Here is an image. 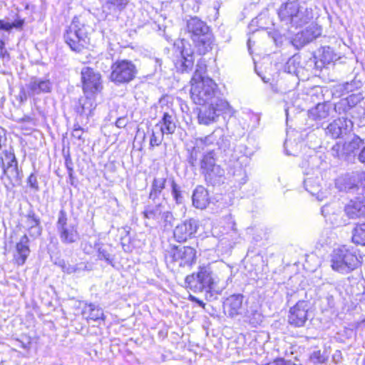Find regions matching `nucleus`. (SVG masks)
<instances>
[{
  "mask_svg": "<svg viewBox=\"0 0 365 365\" xmlns=\"http://www.w3.org/2000/svg\"><path fill=\"white\" fill-rule=\"evenodd\" d=\"M128 120L125 118H119L116 122L115 125L118 128H124L127 125Z\"/></svg>",
  "mask_w": 365,
  "mask_h": 365,
  "instance_id": "obj_55",
  "label": "nucleus"
},
{
  "mask_svg": "<svg viewBox=\"0 0 365 365\" xmlns=\"http://www.w3.org/2000/svg\"><path fill=\"white\" fill-rule=\"evenodd\" d=\"M319 175V171L318 169L313 170L311 175L307 173V177L304 180V186L308 192L316 197L317 200L322 201L327 197V191H322L321 189Z\"/></svg>",
  "mask_w": 365,
  "mask_h": 365,
  "instance_id": "obj_15",
  "label": "nucleus"
},
{
  "mask_svg": "<svg viewBox=\"0 0 365 365\" xmlns=\"http://www.w3.org/2000/svg\"><path fill=\"white\" fill-rule=\"evenodd\" d=\"M25 24V20L19 17L13 22H9L5 19H0V50L6 48V42L9 39L8 35L13 29L21 31Z\"/></svg>",
  "mask_w": 365,
  "mask_h": 365,
  "instance_id": "obj_17",
  "label": "nucleus"
},
{
  "mask_svg": "<svg viewBox=\"0 0 365 365\" xmlns=\"http://www.w3.org/2000/svg\"><path fill=\"white\" fill-rule=\"evenodd\" d=\"M199 228L198 221L190 218L179 223L173 230V236L179 242H183L194 237Z\"/></svg>",
  "mask_w": 365,
  "mask_h": 365,
  "instance_id": "obj_13",
  "label": "nucleus"
},
{
  "mask_svg": "<svg viewBox=\"0 0 365 365\" xmlns=\"http://www.w3.org/2000/svg\"><path fill=\"white\" fill-rule=\"evenodd\" d=\"M160 219L163 220L164 226L166 227L167 226L172 225L174 217L170 211H163V210H162V214Z\"/></svg>",
  "mask_w": 365,
  "mask_h": 365,
  "instance_id": "obj_48",
  "label": "nucleus"
},
{
  "mask_svg": "<svg viewBox=\"0 0 365 365\" xmlns=\"http://www.w3.org/2000/svg\"><path fill=\"white\" fill-rule=\"evenodd\" d=\"M24 225L30 236L37 237L41 235L42 227L40 218L35 214L34 210H29L27 215H25Z\"/></svg>",
  "mask_w": 365,
  "mask_h": 365,
  "instance_id": "obj_24",
  "label": "nucleus"
},
{
  "mask_svg": "<svg viewBox=\"0 0 365 365\" xmlns=\"http://www.w3.org/2000/svg\"><path fill=\"white\" fill-rule=\"evenodd\" d=\"M29 239L26 235H24L16 245V251L14 259L19 266L25 264L31 250L29 248Z\"/></svg>",
  "mask_w": 365,
  "mask_h": 365,
  "instance_id": "obj_23",
  "label": "nucleus"
},
{
  "mask_svg": "<svg viewBox=\"0 0 365 365\" xmlns=\"http://www.w3.org/2000/svg\"><path fill=\"white\" fill-rule=\"evenodd\" d=\"M98 257L101 259H105L107 262H110V254L108 253L105 250L102 248L98 249Z\"/></svg>",
  "mask_w": 365,
  "mask_h": 365,
  "instance_id": "obj_53",
  "label": "nucleus"
},
{
  "mask_svg": "<svg viewBox=\"0 0 365 365\" xmlns=\"http://www.w3.org/2000/svg\"><path fill=\"white\" fill-rule=\"evenodd\" d=\"M327 359V356L320 350L314 351L310 356V360L314 363L322 364Z\"/></svg>",
  "mask_w": 365,
  "mask_h": 365,
  "instance_id": "obj_46",
  "label": "nucleus"
},
{
  "mask_svg": "<svg viewBox=\"0 0 365 365\" xmlns=\"http://www.w3.org/2000/svg\"><path fill=\"white\" fill-rule=\"evenodd\" d=\"M164 135H165V133L163 131L162 128H160V123L155 124L152 129L150 138V147L154 148L160 145L163 140Z\"/></svg>",
  "mask_w": 365,
  "mask_h": 365,
  "instance_id": "obj_35",
  "label": "nucleus"
},
{
  "mask_svg": "<svg viewBox=\"0 0 365 365\" xmlns=\"http://www.w3.org/2000/svg\"><path fill=\"white\" fill-rule=\"evenodd\" d=\"M308 304L305 301H299L289 309L288 322L295 327L304 326L307 321Z\"/></svg>",
  "mask_w": 365,
  "mask_h": 365,
  "instance_id": "obj_16",
  "label": "nucleus"
},
{
  "mask_svg": "<svg viewBox=\"0 0 365 365\" xmlns=\"http://www.w3.org/2000/svg\"><path fill=\"white\" fill-rule=\"evenodd\" d=\"M362 144L363 140L359 136L354 135L350 141L345 142L343 145L339 143L334 145L331 150V155L340 159H346L348 155L358 150Z\"/></svg>",
  "mask_w": 365,
  "mask_h": 365,
  "instance_id": "obj_14",
  "label": "nucleus"
},
{
  "mask_svg": "<svg viewBox=\"0 0 365 365\" xmlns=\"http://www.w3.org/2000/svg\"><path fill=\"white\" fill-rule=\"evenodd\" d=\"M361 86V83L359 81L353 80L351 82H346L340 86V89L344 94L353 92Z\"/></svg>",
  "mask_w": 365,
  "mask_h": 365,
  "instance_id": "obj_43",
  "label": "nucleus"
},
{
  "mask_svg": "<svg viewBox=\"0 0 365 365\" xmlns=\"http://www.w3.org/2000/svg\"><path fill=\"white\" fill-rule=\"evenodd\" d=\"M353 126L351 120L346 118H339L331 123L326 129V133L333 138H338L346 134Z\"/></svg>",
  "mask_w": 365,
  "mask_h": 365,
  "instance_id": "obj_19",
  "label": "nucleus"
},
{
  "mask_svg": "<svg viewBox=\"0 0 365 365\" xmlns=\"http://www.w3.org/2000/svg\"><path fill=\"white\" fill-rule=\"evenodd\" d=\"M0 58L6 59L7 61L10 59V55L6 48L0 50Z\"/></svg>",
  "mask_w": 365,
  "mask_h": 365,
  "instance_id": "obj_57",
  "label": "nucleus"
},
{
  "mask_svg": "<svg viewBox=\"0 0 365 365\" xmlns=\"http://www.w3.org/2000/svg\"><path fill=\"white\" fill-rule=\"evenodd\" d=\"M58 265L62 271L68 274H80L86 269V265L84 263L70 264L66 263L63 260L60 261Z\"/></svg>",
  "mask_w": 365,
  "mask_h": 365,
  "instance_id": "obj_34",
  "label": "nucleus"
},
{
  "mask_svg": "<svg viewBox=\"0 0 365 365\" xmlns=\"http://www.w3.org/2000/svg\"><path fill=\"white\" fill-rule=\"evenodd\" d=\"M346 215L351 219L365 217V199L359 197L351 200L344 207Z\"/></svg>",
  "mask_w": 365,
  "mask_h": 365,
  "instance_id": "obj_21",
  "label": "nucleus"
},
{
  "mask_svg": "<svg viewBox=\"0 0 365 365\" xmlns=\"http://www.w3.org/2000/svg\"><path fill=\"white\" fill-rule=\"evenodd\" d=\"M243 299V295L240 294H232L227 297L224 302V311L225 314L232 318L242 314L244 310Z\"/></svg>",
  "mask_w": 365,
  "mask_h": 365,
  "instance_id": "obj_20",
  "label": "nucleus"
},
{
  "mask_svg": "<svg viewBox=\"0 0 365 365\" xmlns=\"http://www.w3.org/2000/svg\"><path fill=\"white\" fill-rule=\"evenodd\" d=\"M17 164L18 163L16 162L13 165L11 164L10 166H4L2 168L4 174L6 175L11 181H16L19 178Z\"/></svg>",
  "mask_w": 365,
  "mask_h": 365,
  "instance_id": "obj_41",
  "label": "nucleus"
},
{
  "mask_svg": "<svg viewBox=\"0 0 365 365\" xmlns=\"http://www.w3.org/2000/svg\"><path fill=\"white\" fill-rule=\"evenodd\" d=\"M352 241L355 244L365 245V223L357 225L354 228Z\"/></svg>",
  "mask_w": 365,
  "mask_h": 365,
  "instance_id": "obj_37",
  "label": "nucleus"
},
{
  "mask_svg": "<svg viewBox=\"0 0 365 365\" xmlns=\"http://www.w3.org/2000/svg\"><path fill=\"white\" fill-rule=\"evenodd\" d=\"M247 46H248V48L250 49V46H251V40L250 39H249L248 41H247Z\"/></svg>",
  "mask_w": 365,
  "mask_h": 365,
  "instance_id": "obj_63",
  "label": "nucleus"
},
{
  "mask_svg": "<svg viewBox=\"0 0 365 365\" xmlns=\"http://www.w3.org/2000/svg\"><path fill=\"white\" fill-rule=\"evenodd\" d=\"M29 96L50 93L52 90V83L48 79L32 78L27 84Z\"/></svg>",
  "mask_w": 365,
  "mask_h": 365,
  "instance_id": "obj_22",
  "label": "nucleus"
},
{
  "mask_svg": "<svg viewBox=\"0 0 365 365\" xmlns=\"http://www.w3.org/2000/svg\"><path fill=\"white\" fill-rule=\"evenodd\" d=\"M292 63V59H289L287 62V64H290Z\"/></svg>",
  "mask_w": 365,
  "mask_h": 365,
  "instance_id": "obj_64",
  "label": "nucleus"
},
{
  "mask_svg": "<svg viewBox=\"0 0 365 365\" xmlns=\"http://www.w3.org/2000/svg\"><path fill=\"white\" fill-rule=\"evenodd\" d=\"M19 96L21 101L26 100V94L24 91L21 92Z\"/></svg>",
  "mask_w": 365,
  "mask_h": 365,
  "instance_id": "obj_59",
  "label": "nucleus"
},
{
  "mask_svg": "<svg viewBox=\"0 0 365 365\" xmlns=\"http://www.w3.org/2000/svg\"><path fill=\"white\" fill-rule=\"evenodd\" d=\"M81 80L85 95L94 96L103 88L101 74L89 67L82 69Z\"/></svg>",
  "mask_w": 365,
  "mask_h": 365,
  "instance_id": "obj_12",
  "label": "nucleus"
},
{
  "mask_svg": "<svg viewBox=\"0 0 365 365\" xmlns=\"http://www.w3.org/2000/svg\"><path fill=\"white\" fill-rule=\"evenodd\" d=\"M227 145V140L225 136L222 128H216L211 134L204 137L197 138L195 140V145L191 153L192 158H197V153L207 149V151H214L215 147L225 148Z\"/></svg>",
  "mask_w": 365,
  "mask_h": 365,
  "instance_id": "obj_8",
  "label": "nucleus"
},
{
  "mask_svg": "<svg viewBox=\"0 0 365 365\" xmlns=\"http://www.w3.org/2000/svg\"><path fill=\"white\" fill-rule=\"evenodd\" d=\"M194 58L192 53H189L185 49L180 52V58L175 61V66L180 72H185L193 66Z\"/></svg>",
  "mask_w": 365,
  "mask_h": 365,
  "instance_id": "obj_27",
  "label": "nucleus"
},
{
  "mask_svg": "<svg viewBox=\"0 0 365 365\" xmlns=\"http://www.w3.org/2000/svg\"><path fill=\"white\" fill-rule=\"evenodd\" d=\"M65 165L67 168L68 174L69 177L71 178H73V162L69 156H68L66 158Z\"/></svg>",
  "mask_w": 365,
  "mask_h": 365,
  "instance_id": "obj_51",
  "label": "nucleus"
},
{
  "mask_svg": "<svg viewBox=\"0 0 365 365\" xmlns=\"http://www.w3.org/2000/svg\"><path fill=\"white\" fill-rule=\"evenodd\" d=\"M309 118L317 120L327 118L329 115V106L325 103H318L309 110Z\"/></svg>",
  "mask_w": 365,
  "mask_h": 365,
  "instance_id": "obj_32",
  "label": "nucleus"
},
{
  "mask_svg": "<svg viewBox=\"0 0 365 365\" xmlns=\"http://www.w3.org/2000/svg\"><path fill=\"white\" fill-rule=\"evenodd\" d=\"M296 346H293L289 343H285L283 346H280L279 348V350L282 355H283L284 357H289L296 351Z\"/></svg>",
  "mask_w": 365,
  "mask_h": 365,
  "instance_id": "obj_45",
  "label": "nucleus"
},
{
  "mask_svg": "<svg viewBox=\"0 0 365 365\" xmlns=\"http://www.w3.org/2000/svg\"><path fill=\"white\" fill-rule=\"evenodd\" d=\"M360 301L365 303V292L362 294Z\"/></svg>",
  "mask_w": 365,
  "mask_h": 365,
  "instance_id": "obj_62",
  "label": "nucleus"
},
{
  "mask_svg": "<svg viewBox=\"0 0 365 365\" xmlns=\"http://www.w3.org/2000/svg\"><path fill=\"white\" fill-rule=\"evenodd\" d=\"M216 165L213 152L211 150L207 151V153L204 155L203 158L201 160V169L202 170V172L205 173L207 170Z\"/></svg>",
  "mask_w": 365,
  "mask_h": 365,
  "instance_id": "obj_39",
  "label": "nucleus"
},
{
  "mask_svg": "<svg viewBox=\"0 0 365 365\" xmlns=\"http://www.w3.org/2000/svg\"><path fill=\"white\" fill-rule=\"evenodd\" d=\"M158 123H160V128H162L166 135L175 133L176 129V118L173 113H164Z\"/></svg>",
  "mask_w": 365,
  "mask_h": 365,
  "instance_id": "obj_30",
  "label": "nucleus"
},
{
  "mask_svg": "<svg viewBox=\"0 0 365 365\" xmlns=\"http://www.w3.org/2000/svg\"><path fill=\"white\" fill-rule=\"evenodd\" d=\"M192 301H195V302H197L200 305H201V306H204V303H203L202 301L197 299H196L195 297H192Z\"/></svg>",
  "mask_w": 365,
  "mask_h": 365,
  "instance_id": "obj_60",
  "label": "nucleus"
},
{
  "mask_svg": "<svg viewBox=\"0 0 365 365\" xmlns=\"http://www.w3.org/2000/svg\"><path fill=\"white\" fill-rule=\"evenodd\" d=\"M202 106L199 109L197 120L200 124L205 125L216 123L219 116L230 107L228 102L225 100H218Z\"/></svg>",
  "mask_w": 365,
  "mask_h": 365,
  "instance_id": "obj_9",
  "label": "nucleus"
},
{
  "mask_svg": "<svg viewBox=\"0 0 365 365\" xmlns=\"http://www.w3.org/2000/svg\"><path fill=\"white\" fill-rule=\"evenodd\" d=\"M110 79L115 84L128 83L133 81L137 74L135 66L128 60L118 61L111 66Z\"/></svg>",
  "mask_w": 365,
  "mask_h": 365,
  "instance_id": "obj_10",
  "label": "nucleus"
},
{
  "mask_svg": "<svg viewBox=\"0 0 365 365\" xmlns=\"http://www.w3.org/2000/svg\"><path fill=\"white\" fill-rule=\"evenodd\" d=\"M83 129L78 125H75L72 131V136L78 140H82Z\"/></svg>",
  "mask_w": 365,
  "mask_h": 365,
  "instance_id": "obj_50",
  "label": "nucleus"
},
{
  "mask_svg": "<svg viewBox=\"0 0 365 365\" xmlns=\"http://www.w3.org/2000/svg\"><path fill=\"white\" fill-rule=\"evenodd\" d=\"M155 62L156 63V66H159L160 67L161 66V60L158 59V58H155Z\"/></svg>",
  "mask_w": 365,
  "mask_h": 365,
  "instance_id": "obj_61",
  "label": "nucleus"
},
{
  "mask_svg": "<svg viewBox=\"0 0 365 365\" xmlns=\"http://www.w3.org/2000/svg\"><path fill=\"white\" fill-rule=\"evenodd\" d=\"M207 71V64L206 61L204 58H200L196 65V68L194 73V75L191 79L190 82H195L197 81H201L204 78H208L205 76V73Z\"/></svg>",
  "mask_w": 365,
  "mask_h": 365,
  "instance_id": "obj_36",
  "label": "nucleus"
},
{
  "mask_svg": "<svg viewBox=\"0 0 365 365\" xmlns=\"http://www.w3.org/2000/svg\"><path fill=\"white\" fill-rule=\"evenodd\" d=\"M363 98V97L361 96V95H356V94H353V95H351L349 96L348 98V102L349 103H353V104H356L357 103H359L361 99Z\"/></svg>",
  "mask_w": 365,
  "mask_h": 365,
  "instance_id": "obj_54",
  "label": "nucleus"
},
{
  "mask_svg": "<svg viewBox=\"0 0 365 365\" xmlns=\"http://www.w3.org/2000/svg\"><path fill=\"white\" fill-rule=\"evenodd\" d=\"M103 7L110 11L121 10L128 3V0H101Z\"/></svg>",
  "mask_w": 365,
  "mask_h": 365,
  "instance_id": "obj_38",
  "label": "nucleus"
},
{
  "mask_svg": "<svg viewBox=\"0 0 365 365\" xmlns=\"http://www.w3.org/2000/svg\"><path fill=\"white\" fill-rule=\"evenodd\" d=\"M190 97L195 104L199 105L224 100L220 97L217 85L210 78L191 82Z\"/></svg>",
  "mask_w": 365,
  "mask_h": 365,
  "instance_id": "obj_4",
  "label": "nucleus"
},
{
  "mask_svg": "<svg viewBox=\"0 0 365 365\" xmlns=\"http://www.w3.org/2000/svg\"><path fill=\"white\" fill-rule=\"evenodd\" d=\"M203 173L206 181L212 185H220L223 182L225 171L219 165L214 166Z\"/></svg>",
  "mask_w": 365,
  "mask_h": 365,
  "instance_id": "obj_28",
  "label": "nucleus"
},
{
  "mask_svg": "<svg viewBox=\"0 0 365 365\" xmlns=\"http://www.w3.org/2000/svg\"><path fill=\"white\" fill-rule=\"evenodd\" d=\"M268 365H290L288 364L287 361H285L282 358L277 359L274 360L273 362L269 364Z\"/></svg>",
  "mask_w": 365,
  "mask_h": 365,
  "instance_id": "obj_56",
  "label": "nucleus"
},
{
  "mask_svg": "<svg viewBox=\"0 0 365 365\" xmlns=\"http://www.w3.org/2000/svg\"><path fill=\"white\" fill-rule=\"evenodd\" d=\"M56 229L63 244H71L79 239L77 225L68 223L66 212L63 210L58 213Z\"/></svg>",
  "mask_w": 365,
  "mask_h": 365,
  "instance_id": "obj_11",
  "label": "nucleus"
},
{
  "mask_svg": "<svg viewBox=\"0 0 365 365\" xmlns=\"http://www.w3.org/2000/svg\"><path fill=\"white\" fill-rule=\"evenodd\" d=\"M167 181V175L162 174L154 178L149 194V198L154 200L158 198L165 188Z\"/></svg>",
  "mask_w": 365,
  "mask_h": 365,
  "instance_id": "obj_29",
  "label": "nucleus"
},
{
  "mask_svg": "<svg viewBox=\"0 0 365 365\" xmlns=\"http://www.w3.org/2000/svg\"><path fill=\"white\" fill-rule=\"evenodd\" d=\"M3 153L4 156H0V163L2 168L4 166H10L11 164L13 165L17 162L13 152L5 150Z\"/></svg>",
  "mask_w": 365,
  "mask_h": 365,
  "instance_id": "obj_42",
  "label": "nucleus"
},
{
  "mask_svg": "<svg viewBox=\"0 0 365 365\" xmlns=\"http://www.w3.org/2000/svg\"><path fill=\"white\" fill-rule=\"evenodd\" d=\"M187 29L200 55L205 54L212 48L213 36L204 21L197 17L190 18L187 21Z\"/></svg>",
  "mask_w": 365,
  "mask_h": 365,
  "instance_id": "obj_3",
  "label": "nucleus"
},
{
  "mask_svg": "<svg viewBox=\"0 0 365 365\" xmlns=\"http://www.w3.org/2000/svg\"><path fill=\"white\" fill-rule=\"evenodd\" d=\"M278 16L285 25L293 27H301L308 24L313 19L312 9L301 6L297 1H289L282 4Z\"/></svg>",
  "mask_w": 365,
  "mask_h": 365,
  "instance_id": "obj_2",
  "label": "nucleus"
},
{
  "mask_svg": "<svg viewBox=\"0 0 365 365\" xmlns=\"http://www.w3.org/2000/svg\"><path fill=\"white\" fill-rule=\"evenodd\" d=\"M88 29V26L80 23L78 19H73L64 34L65 41L71 50L80 52L83 48L88 47L90 44Z\"/></svg>",
  "mask_w": 365,
  "mask_h": 365,
  "instance_id": "obj_6",
  "label": "nucleus"
},
{
  "mask_svg": "<svg viewBox=\"0 0 365 365\" xmlns=\"http://www.w3.org/2000/svg\"><path fill=\"white\" fill-rule=\"evenodd\" d=\"M28 183L31 187L34 188L36 190L38 189V182L36 177L34 174H31L28 178Z\"/></svg>",
  "mask_w": 365,
  "mask_h": 365,
  "instance_id": "obj_52",
  "label": "nucleus"
},
{
  "mask_svg": "<svg viewBox=\"0 0 365 365\" xmlns=\"http://www.w3.org/2000/svg\"><path fill=\"white\" fill-rule=\"evenodd\" d=\"M82 315L87 320H104V314L102 309L99 308L98 307H96L93 304H86L83 309Z\"/></svg>",
  "mask_w": 365,
  "mask_h": 365,
  "instance_id": "obj_31",
  "label": "nucleus"
},
{
  "mask_svg": "<svg viewBox=\"0 0 365 365\" xmlns=\"http://www.w3.org/2000/svg\"><path fill=\"white\" fill-rule=\"evenodd\" d=\"M165 259L167 267L172 272H179L180 268L190 267L195 263L196 250L189 246H175L167 251Z\"/></svg>",
  "mask_w": 365,
  "mask_h": 365,
  "instance_id": "obj_5",
  "label": "nucleus"
},
{
  "mask_svg": "<svg viewBox=\"0 0 365 365\" xmlns=\"http://www.w3.org/2000/svg\"><path fill=\"white\" fill-rule=\"evenodd\" d=\"M302 143H294L287 139L284 142V149L288 155H297L302 148Z\"/></svg>",
  "mask_w": 365,
  "mask_h": 365,
  "instance_id": "obj_40",
  "label": "nucleus"
},
{
  "mask_svg": "<svg viewBox=\"0 0 365 365\" xmlns=\"http://www.w3.org/2000/svg\"><path fill=\"white\" fill-rule=\"evenodd\" d=\"M336 204H329V205H325L322 207V214L325 217H328L330 215H335L336 214V210L335 209Z\"/></svg>",
  "mask_w": 365,
  "mask_h": 365,
  "instance_id": "obj_49",
  "label": "nucleus"
},
{
  "mask_svg": "<svg viewBox=\"0 0 365 365\" xmlns=\"http://www.w3.org/2000/svg\"><path fill=\"white\" fill-rule=\"evenodd\" d=\"M96 103L94 96L86 95V97L79 99V106L77 108V112L81 115H86L87 118L93 115V111L96 108Z\"/></svg>",
  "mask_w": 365,
  "mask_h": 365,
  "instance_id": "obj_25",
  "label": "nucleus"
},
{
  "mask_svg": "<svg viewBox=\"0 0 365 365\" xmlns=\"http://www.w3.org/2000/svg\"><path fill=\"white\" fill-rule=\"evenodd\" d=\"M359 160L360 162L365 163V147L360 152L359 155Z\"/></svg>",
  "mask_w": 365,
  "mask_h": 365,
  "instance_id": "obj_58",
  "label": "nucleus"
},
{
  "mask_svg": "<svg viewBox=\"0 0 365 365\" xmlns=\"http://www.w3.org/2000/svg\"><path fill=\"white\" fill-rule=\"evenodd\" d=\"M171 188L172 195L175 200L176 201L177 203H181L182 197L181 195L180 187L175 183V182L173 180L171 182Z\"/></svg>",
  "mask_w": 365,
  "mask_h": 365,
  "instance_id": "obj_47",
  "label": "nucleus"
},
{
  "mask_svg": "<svg viewBox=\"0 0 365 365\" xmlns=\"http://www.w3.org/2000/svg\"><path fill=\"white\" fill-rule=\"evenodd\" d=\"M224 275L217 274L212 270L210 264L200 265L196 273L187 275L185 282L195 292H210L224 279Z\"/></svg>",
  "mask_w": 365,
  "mask_h": 365,
  "instance_id": "obj_1",
  "label": "nucleus"
},
{
  "mask_svg": "<svg viewBox=\"0 0 365 365\" xmlns=\"http://www.w3.org/2000/svg\"><path fill=\"white\" fill-rule=\"evenodd\" d=\"M321 28L312 22L304 30L295 35L293 43L297 46H303L318 37L321 34Z\"/></svg>",
  "mask_w": 365,
  "mask_h": 365,
  "instance_id": "obj_18",
  "label": "nucleus"
},
{
  "mask_svg": "<svg viewBox=\"0 0 365 365\" xmlns=\"http://www.w3.org/2000/svg\"><path fill=\"white\" fill-rule=\"evenodd\" d=\"M163 208V207L161 204L148 205L145 207L143 212V217L148 220H153L158 223Z\"/></svg>",
  "mask_w": 365,
  "mask_h": 365,
  "instance_id": "obj_33",
  "label": "nucleus"
},
{
  "mask_svg": "<svg viewBox=\"0 0 365 365\" xmlns=\"http://www.w3.org/2000/svg\"><path fill=\"white\" fill-rule=\"evenodd\" d=\"M246 318L253 327H257L262 320V314L257 311H253L250 313L248 312L246 314Z\"/></svg>",
  "mask_w": 365,
  "mask_h": 365,
  "instance_id": "obj_44",
  "label": "nucleus"
},
{
  "mask_svg": "<svg viewBox=\"0 0 365 365\" xmlns=\"http://www.w3.org/2000/svg\"><path fill=\"white\" fill-rule=\"evenodd\" d=\"M359 263L355 253L346 246L334 249L331 255V268L342 274H347L354 270Z\"/></svg>",
  "mask_w": 365,
  "mask_h": 365,
  "instance_id": "obj_7",
  "label": "nucleus"
},
{
  "mask_svg": "<svg viewBox=\"0 0 365 365\" xmlns=\"http://www.w3.org/2000/svg\"><path fill=\"white\" fill-rule=\"evenodd\" d=\"M209 203L208 192L201 185L197 186L192 194V204L198 209H204Z\"/></svg>",
  "mask_w": 365,
  "mask_h": 365,
  "instance_id": "obj_26",
  "label": "nucleus"
}]
</instances>
